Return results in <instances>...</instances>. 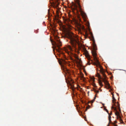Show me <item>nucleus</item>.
<instances>
[{"instance_id":"9b49d317","label":"nucleus","mask_w":126,"mask_h":126,"mask_svg":"<svg viewBox=\"0 0 126 126\" xmlns=\"http://www.w3.org/2000/svg\"><path fill=\"white\" fill-rule=\"evenodd\" d=\"M67 48L69 49L70 50H72V48L70 46L68 45L67 46Z\"/></svg>"},{"instance_id":"39448f33","label":"nucleus","mask_w":126,"mask_h":126,"mask_svg":"<svg viewBox=\"0 0 126 126\" xmlns=\"http://www.w3.org/2000/svg\"><path fill=\"white\" fill-rule=\"evenodd\" d=\"M54 43L55 45L58 47L59 48V47L61 46V42L59 40H57V42H54Z\"/></svg>"},{"instance_id":"412c9836","label":"nucleus","mask_w":126,"mask_h":126,"mask_svg":"<svg viewBox=\"0 0 126 126\" xmlns=\"http://www.w3.org/2000/svg\"><path fill=\"white\" fill-rule=\"evenodd\" d=\"M111 114H112L111 112Z\"/></svg>"},{"instance_id":"1a4fd4ad","label":"nucleus","mask_w":126,"mask_h":126,"mask_svg":"<svg viewBox=\"0 0 126 126\" xmlns=\"http://www.w3.org/2000/svg\"><path fill=\"white\" fill-rule=\"evenodd\" d=\"M66 63V62L63 60H62L60 62V64H65Z\"/></svg>"},{"instance_id":"423d86ee","label":"nucleus","mask_w":126,"mask_h":126,"mask_svg":"<svg viewBox=\"0 0 126 126\" xmlns=\"http://www.w3.org/2000/svg\"><path fill=\"white\" fill-rule=\"evenodd\" d=\"M79 9L80 11V14L82 17L84 19H86V14L85 13L81 11L80 7H79Z\"/></svg>"},{"instance_id":"20e7f679","label":"nucleus","mask_w":126,"mask_h":126,"mask_svg":"<svg viewBox=\"0 0 126 126\" xmlns=\"http://www.w3.org/2000/svg\"><path fill=\"white\" fill-rule=\"evenodd\" d=\"M74 56L76 59V62L78 65L79 67H81L82 66L81 64L82 63L81 60L79 59L77 55H74Z\"/></svg>"},{"instance_id":"7ed1b4c3","label":"nucleus","mask_w":126,"mask_h":126,"mask_svg":"<svg viewBox=\"0 0 126 126\" xmlns=\"http://www.w3.org/2000/svg\"><path fill=\"white\" fill-rule=\"evenodd\" d=\"M112 107L111 108L112 109H114V110L116 111L115 112V114L117 116V118L118 119H119L121 122V123H122L123 122L121 118V117L120 115V113L118 111L116 110V108L118 107L119 108V111H120V109L119 108V105L118 103L115 102V99L114 96V95L113 94H112Z\"/></svg>"},{"instance_id":"6e6552de","label":"nucleus","mask_w":126,"mask_h":126,"mask_svg":"<svg viewBox=\"0 0 126 126\" xmlns=\"http://www.w3.org/2000/svg\"><path fill=\"white\" fill-rule=\"evenodd\" d=\"M106 111L108 113L109 115V123H110L111 122V117L110 116V115L108 113V110H106Z\"/></svg>"},{"instance_id":"6ab92c4d","label":"nucleus","mask_w":126,"mask_h":126,"mask_svg":"<svg viewBox=\"0 0 126 126\" xmlns=\"http://www.w3.org/2000/svg\"><path fill=\"white\" fill-rule=\"evenodd\" d=\"M86 57H88V55H86Z\"/></svg>"},{"instance_id":"dca6fc26","label":"nucleus","mask_w":126,"mask_h":126,"mask_svg":"<svg viewBox=\"0 0 126 126\" xmlns=\"http://www.w3.org/2000/svg\"><path fill=\"white\" fill-rule=\"evenodd\" d=\"M56 49L57 51L59 52H60V49Z\"/></svg>"},{"instance_id":"f8f14e48","label":"nucleus","mask_w":126,"mask_h":126,"mask_svg":"<svg viewBox=\"0 0 126 126\" xmlns=\"http://www.w3.org/2000/svg\"><path fill=\"white\" fill-rule=\"evenodd\" d=\"M62 67V69H63L64 70H67V69L63 65L62 66V65H61Z\"/></svg>"},{"instance_id":"5701e85b","label":"nucleus","mask_w":126,"mask_h":126,"mask_svg":"<svg viewBox=\"0 0 126 126\" xmlns=\"http://www.w3.org/2000/svg\"><path fill=\"white\" fill-rule=\"evenodd\" d=\"M85 120H86L85 118Z\"/></svg>"},{"instance_id":"4468645a","label":"nucleus","mask_w":126,"mask_h":126,"mask_svg":"<svg viewBox=\"0 0 126 126\" xmlns=\"http://www.w3.org/2000/svg\"><path fill=\"white\" fill-rule=\"evenodd\" d=\"M94 91L96 93H99V91L98 90H96L95 89L94 90Z\"/></svg>"},{"instance_id":"ddd939ff","label":"nucleus","mask_w":126,"mask_h":126,"mask_svg":"<svg viewBox=\"0 0 126 126\" xmlns=\"http://www.w3.org/2000/svg\"><path fill=\"white\" fill-rule=\"evenodd\" d=\"M97 76L100 79H101V78L100 75L99 73H97Z\"/></svg>"},{"instance_id":"a211bd4d","label":"nucleus","mask_w":126,"mask_h":126,"mask_svg":"<svg viewBox=\"0 0 126 126\" xmlns=\"http://www.w3.org/2000/svg\"><path fill=\"white\" fill-rule=\"evenodd\" d=\"M94 101V99H93L91 101V102L93 103Z\"/></svg>"},{"instance_id":"2eb2a0df","label":"nucleus","mask_w":126,"mask_h":126,"mask_svg":"<svg viewBox=\"0 0 126 126\" xmlns=\"http://www.w3.org/2000/svg\"><path fill=\"white\" fill-rule=\"evenodd\" d=\"M96 46V45H94V50H95L96 49V48H95Z\"/></svg>"},{"instance_id":"aec40b11","label":"nucleus","mask_w":126,"mask_h":126,"mask_svg":"<svg viewBox=\"0 0 126 126\" xmlns=\"http://www.w3.org/2000/svg\"><path fill=\"white\" fill-rule=\"evenodd\" d=\"M96 97H95L94 98V100L95 99V98Z\"/></svg>"},{"instance_id":"0eeeda50","label":"nucleus","mask_w":126,"mask_h":126,"mask_svg":"<svg viewBox=\"0 0 126 126\" xmlns=\"http://www.w3.org/2000/svg\"><path fill=\"white\" fill-rule=\"evenodd\" d=\"M58 0H55L53 2L54 6L56 7H57L59 4L58 2Z\"/></svg>"},{"instance_id":"f257e3e1","label":"nucleus","mask_w":126,"mask_h":126,"mask_svg":"<svg viewBox=\"0 0 126 126\" xmlns=\"http://www.w3.org/2000/svg\"><path fill=\"white\" fill-rule=\"evenodd\" d=\"M68 21L66 20H65V23L67 25V26L64 28L65 31H67L64 37L69 39L70 40V43L73 47H75L77 44H79V41L77 36L74 34L72 32L68 31V30L71 29L70 26L67 24Z\"/></svg>"},{"instance_id":"f03ea898","label":"nucleus","mask_w":126,"mask_h":126,"mask_svg":"<svg viewBox=\"0 0 126 126\" xmlns=\"http://www.w3.org/2000/svg\"><path fill=\"white\" fill-rule=\"evenodd\" d=\"M92 54L93 56L94 59L96 63V65L98 66L100 68V71L102 73L104 77V78L102 79L103 81L105 84L107 86H106V87L108 89L110 88V86L109 84L106 79V76L105 75V74L104 73L103 69L101 66L100 65L99 63L96 58V52L95 51L93 50L92 51Z\"/></svg>"},{"instance_id":"f3484780","label":"nucleus","mask_w":126,"mask_h":126,"mask_svg":"<svg viewBox=\"0 0 126 126\" xmlns=\"http://www.w3.org/2000/svg\"><path fill=\"white\" fill-rule=\"evenodd\" d=\"M77 2L78 4L79 5V0H77Z\"/></svg>"},{"instance_id":"4be33fe9","label":"nucleus","mask_w":126,"mask_h":126,"mask_svg":"<svg viewBox=\"0 0 126 126\" xmlns=\"http://www.w3.org/2000/svg\"><path fill=\"white\" fill-rule=\"evenodd\" d=\"M66 49H65V50H66Z\"/></svg>"},{"instance_id":"9d476101","label":"nucleus","mask_w":126,"mask_h":126,"mask_svg":"<svg viewBox=\"0 0 126 126\" xmlns=\"http://www.w3.org/2000/svg\"><path fill=\"white\" fill-rule=\"evenodd\" d=\"M99 83L100 86H101V87H102L103 86V85L102 84L101 81L100 80H99Z\"/></svg>"}]
</instances>
